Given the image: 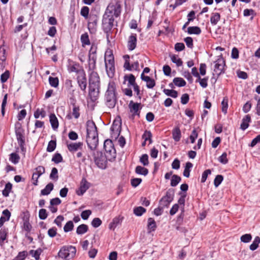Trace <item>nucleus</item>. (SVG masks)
<instances>
[{"label": "nucleus", "mask_w": 260, "mask_h": 260, "mask_svg": "<svg viewBox=\"0 0 260 260\" xmlns=\"http://www.w3.org/2000/svg\"><path fill=\"white\" fill-rule=\"evenodd\" d=\"M37 173V177L35 182H33L32 184L36 186L38 185L39 178L45 172V169L44 167L39 166L35 169Z\"/></svg>", "instance_id": "nucleus-24"}, {"label": "nucleus", "mask_w": 260, "mask_h": 260, "mask_svg": "<svg viewBox=\"0 0 260 260\" xmlns=\"http://www.w3.org/2000/svg\"><path fill=\"white\" fill-rule=\"evenodd\" d=\"M174 196V190L170 188L166 192V195L163 196L159 201V204L162 208H168L172 202Z\"/></svg>", "instance_id": "nucleus-6"}, {"label": "nucleus", "mask_w": 260, "mask_h": 260, "mask_svg": "<svg viewBox=\"0 0 260 260\" xmlns=\"http://www.w3.org/2000/svg\"><path fill=\"white\" fill-rule=\"evenodd\" d=\"M10 76V73L9 71L6 70L4 73L1 76V82L2 83L6 82L8 79L9 78Z\"/></svg>", "instance_id": "nucleus-53"}, {"label": "nucleus", "mask_w": 260, "mask_h": 260, "mask_svg": "<svg viewBox=\"0 0 260 260\" xmlns=\"http://www.w3.org/2000/svg\"><path fill=\"white\" fill-rule=\"evenodd\" d=\"M87 136L98 135L97 127L92 120L86 122Z\"/></svg>", "instance_id": "nucleus-15"}, {"label": "nucleus", "mask_w": 260, "mask_h": 260, "mask_svg": "<svg viewBox=\"0 0 260 260\" xmlns=\"http://www.w3.org/2000/svg\"><path fill=\"white\" fill-rule=\"evenodd\" d=\"M137 42V35L136 34H132L128 37L127 42V47L129 50L132 51L136 48Z\"/></svg>", "instance_id": "nucleus-18"}, {"label": "nucleus", "mask_w": 260, "mask_h": 260, "mask_svg": "<svg viewBox=\"0 0 260 260\" xmlns=\"http://www.w3.org/2000/svg\"><path fill=\"white\" fill-rule=\"evenodd\" d=\"M46 115V111L43 109L40 110L38 108L34 113V117L36 119L39 118L40 116H41L42 118H44Z\"/></svg>", "instance_id": "nucleus-46"}, {"label": "nucleus", "mask_w": 260, "mask_h": 260, "mask_svg": "<svg viewBox=\"0 0 260 260\" xmlns=\"http://www.w3.org/2000/svg\"><path fill=\"white\" fill-rule=\"evenodd\" d=\"M193 167V165L190 162H187L185 164V169L183 171V175L186 177H189L190 175V169Z\"/></svg>", "instance_id": "nucleus-37"}, {"label": "nucleus", "mask_w": 260, "mask_h": 260, "mask_svg": "<svg viewBox=\"0 0 260 260\" xmlns=\"http://www.w3.org/2000/svg\"><path fill=\"white\" fill-rule=\"evenodd\" d=\"M135 173L137 174L142 175L145 176L147 175L149 171L147 168L141 166H138L135 168Z\"/></svg>", "instance_id": "nucleus-31"}, {"label": "nucleus", "mask_w": 260, "mask_h": 260, "mask_svg": "<svg viewBox=\"0 0 260 260\" xmlns=\"http://www.w3.org/2000/svg\"><path fill=\"white\" fill-rule=\"evenodd\" d=\"M172 137L175 142H179L181 137V133L180 128L176 126L172 131Z\"/></svg>", "instance_id": "nucleus-25"}, {"label": "nucleus", "mask_w": 260, "mask_h": 260, "mask_svg": "<svg viewBox=\"0 0 260 260\" xmlns=\"http://www.w3.org/2000/svg\"><path fill=\"white\" fill-rule=\"evenodd\" d=\"M98 17L96 15L90 16L88 23V28L91 34H94L96 31Z\"/></svg>", "instance_id": "nucleus-14"}, {"label": "nucleus", "mask_w": 260, "mask_h": 260, "mask_svg": "<svg viewBox=\"0 0 260 260\" xmlns=\"http://www.w3.org/2000/svg\"><path fill=\"white\" fill-rule=\"evenodd\" d=\"M90 183L87 182L85 178H83L80 184V187L76 190V193L78 196L83 195L84 192L89 188Z\"/></svg>", "instance_id": "nucleus-17"}, {"label": "nucleus", "mask_w": 260, "mask_h": 260, "mask_svg": "<svg viewBox=\"0 0 260 260\" xmlns=\"http://www.w3.org/2000/svg\"><path fill=\"white\" fill-rule=\"evenodd\" d=\"M140 106L141 103H134L133 101L129 102L128 107L130 112L132 113L131 116L132 119H134L136 115L140 117V110L141 109Z\"/></svg>", "instance_id": "nucleus-10"}, {"label": "nucleus", "mask_w": 260, "mask_h": 260, "mask_svg": "<svg viewBox=\"0 0 260 260\" xmlns=\"http://www.w3.org/2000/svg\"><path fill=\"white\" fill-rule=\"evenodd\" d=\"M107 74L108 77L112 78L114 76L115 68L114 65H107L105 66Z\"/></svg>", "instance_id": "nucleus-32"}, {"label": "nucleus", "mask_w": 260, "mask_h": 260, "mask_svg": "<svg viewBox=\"0 0 260 260\" xmlns=\"http://www.w3.org/2000/svg\"><path fill=\"white\" fill-rule=\"evenodd\" d=\"M74 224L72 221L70 220L68 221L63 227L64 232L67 233L73 230Z\"/></svg>", "instance_id": "nucleus-52"}, {"label": "nucleus", "mask_w": 260, "mask_h": 260, "mask_svg": "<svg viewBox=\"0 0 260 260\" xmlns=\"http://www.w3.org/2000/svg\"><path fill=\"white\" fill-rule=\"evenodd\" d=\"M15 133L17 142L25 140L24 129L19 122H16L15 124Z\"/></svg>", "instance_id": "nucleus-11"}, {"label": "nucleus", "mask_w": 260, "mask_h": 260, "mask_svg": "<svg viewBox=\"0 0 260 260\" xmlns=\"http://www.w3.org/2000/svg\"><path fill=\"white\" fill-rule=\"evenodd\" d=\"M89 85H93L94 86H100V77L97 72L91 71L89 76Z\"/></svg>", "instance_id": "nucleus-16"}, {"label": "nucleus", "mask_w": 260, "mask_h": 260, "mask_svg": "<svg viewBox=\"0 0 260 260\" xmlns=\"http://www.w3.org/2000/svg\"><path fill=\"white\" fill-rule=\"evenodd\" d=\"M142 179L139 178H133L131 180V183L133 187H136L142 182Z\"/></svg>", "instance_id": "nucleus-62"}, {"label": "nucleus", "mask_w": 260, "mask_h": 260, "mask_svg": "<svg viewBox=\"0 0 260 260\" xmlns=\"http://www.w3.org/2000/svg\"><path fill=\"white\" fill-rule=\"evenodd\" d=\"M124 79L125 81H128L127 86L128 87H130L131 86H133L137 84L136 82V78L135 76L132 74L125 75L124 77Z\"/></svg>", "instance_id": "nucleus-26"}, {"label": "nucleus", "mask_w": 260, "mask_h": 260, "mask_svg": "<svg viewBox=\"0 0 260 260\" xmlns=\"http://www.w3.org/2000/svg\"><path fill=\"white\" fill-rule=\"evenodd\" d=\"M52 161L55 164H58L63 161V158L61 155L60 153H55L52 158Z\"/></svg>", "instance_id": "nucleus-50"}, {"label": "nucleus", "mask_w": 260, "mask_h": 260, "mask_svg": "<svg viewBox=\"0 0 260 260\" xmlns=\"http://www.w3.org/2000/svg\"><path fill=\"white\" fill-rule=\"evenodd\" d=\"M146 211V210L141 206L137 207L134 209V213L138 216H141Z\"/></svg>", "instance_id": "nucleus-48"}, {"label": "nucleus", "mask_w": 260, "mask_h": 260, "mask_svg": "<svg viewBox=\"0 0 260 260\" xmlns=\"http://www.w3.org/2000/svg\"><path fill=\"white\" fill-rule=\"evenodd\" d=\"M89 9L87 6H84L82 8L80 12L81 15L85 18H87L88 16Z\"/></svg>", "instance_id": "nucleus-59"}, {"label": "nucleus", "mask_w": 260, "mask_h": 260, "mask_svg": "<svg viewBox=\"0 0 260 260\" xmlns=\"http://www.w3.org/2000/svg\"><path fill=\"white\" fill-rule=\"evenodd\" d=\"M86 143L91 150H95L99 144L98 135L86 136Z\"/></svg>", "instance_id": "nucleus-8"}, {"label": "nucleus", "mask_w": 260, "mask_h": 260, "mask_svg": "<svg viewBox=\"0 0 260 260\" xmlns=\"http://www.w3.org/2000/svg\"><path fill=\"white\" fill-rule=\"evenodd\" d=\"M48 213L45 209H41L39 212V217L40 219L44 220L47 218Z\"/></svg>", "instance_id": "nucleus-57"}, {"label": "nucleus", "mask_w": 260, "mask_h": 260, "mask_svg": "<svg viewBox=\"0 0 260 260\" xmlns=\"http://www.w3.org/2000/svg\"><path fill=\"white\" fill-rule=\"evenodd\" d=\"M147 229L148 233L154 231L156 229V224L154 219L152 218L148 219Z\"/></svg>", "instance_id": "nucleus-27"}, {"label": "nucleus", "mask_w": 260, "mask_h": 260, "mask_svg": "<svg viewBox=\"0 0 260 260\" xmlns=\"http://www.w3.org/2000/svg\"><path fill=\"white\" fill-rule=\"evenodd\" d=\"M140 161L144 166H147L149 165L148 155L147 154H143L140 158Z\"/></svg>", "instance_id": "nucleus-56"}, {"label": "nucleus", "mask_w": 260, "mask_h": 260, "mask_svg": "<svg viewBox=\"0 0 260 260\" xmlns=\"http://www.w3.org/2000/svg\"><path fill=\"white\" fill-rule=\"evenodd\" d=\"M223 180V177L221 175H217L214 180V184L215 187H218Z\"/></svg>", "instance_id": "nucleus-58"}, {"label": "nucleus", "mask_w": 260, "mask_h": 260, "mask_svg": "<svg viewBox=\"0 0 260 260\" xmlns=\"http://www.w3.org/2000/svg\"><path fill=\"white\" fill-rule=\"evenodd\" d=\"M252 236L250 234H246L241 237V241L244 243H248L251 241Z\"/></svg>", "instance_id": "nucleus-61"}, {"label": "nucleus", "mask_w": 260, "mask_h": 260, "mask_svg": "<svg viewBox=\"0 0 260 260\" xmlns=\"http://www.w3.org/2000/svg\"><path fill=\"white\" fill-rule=\"evenodd\" d=\"M104 148L105 151V157L106 159L110 161L114 160L116 156V152L112 141L109 139L105 140Z\"/></svg>", "instance_id": "nucleus-4"}, {"label": "nucleus", "mask_w": 260, "mask_h": 260, "mask_svg": "<svg viewBox=\"0 0 260 260\" xmlns=\"http://www.w3.org/2000/svg\"><path fill=\"white\" fill-rule=\"evenodd\" d=\"M184 41L188 48L192 49L193 47V40L192 38L187 37L184 39Z\"/></svg>", "instance_id": "nucleus-63"}, {"label": "nucleus", "mask_w": 260, "mask_h": 260, "mask_svg": "<svg viewBox=\"0 0 260 260\" xmlns=\"http://www.w3.org/2000/svg\"><path fill=\"white\" fill-rule=\"evenodd\" d=\"M181 178L180 176L177 175H173L172 176V178L171 180V186L172 187H175L177 185V184L181 181Z\"/></svg>", "instance_id": "nucleus-40"}, {"label": "nucleus", "mask_w": 260, "mask_h": 260, "mask_svg": "<svg viewBox=\"0 0 260 260\" xmlns=\"http://www.w3.org/2000/svg\"><path fill=\"white\" fill-rule=\"evenodd\" d=\"M218 160L222 164H226L229 161L227 158V153L223 152L222 155L219 157Z\"/></svg>", "instance_id": "nucleus-60"}, {"label": "nucleus", "mask_w": 260, "mask_h": 260, "mask_svg": "<svg viewBox=\"0 0 260 260\" xmlns=\"http://www.w3.org/2000/svg\"><path fill=\"white\" fill-rule=\"evenodd\" d=\"M220 19V15L219 13H213L210 18L211 23L215 25Z\"/></svg>", "instance_id": "nucleus-33"}, {"label": "nucleus", "mask_w": 260, "mask_h": 260, "mask_svg": "<svg viewBox=\"0 0 260 260\" xmlns=\"http://www.w3.org/2000/svg\"><path fill=\"white\" fill-rule=\"evenodd\" d=\"M163 92L167 95L173 98H176L178 96V92L175 90L164 89Z\"/></svg>", "instance_id": "nucleus-42"}, {"label": "nucleus", "mask_w": 260, "mask_h": 260, "mask_svg": "<svg viewBox=\"0 0 260 260\" xmlns=\"http://www.w3.org/2000/svg\"><path fill=\"white\" fill-rule=\"evenodd\" d=\"M251 117L249 114L245 115L242 119V123L240 125V128L243 131L247 129L249 126V123L251 122Z\"/></svg>", "instance_id": "nucleus-22"}, {"label": "nucleus", "mask_w": 260, "mask_h": 260, "mask_svg": "<svg viewBox=\"0 0 260 260\" xmlns=\"http://www.w3.org/2000/svg\"><path fill=\"white\" fill-rule=\"evenodd\" d=\"M76 251V248L75 246L65 245L61 247L58 256L63 260H70L75 256Z\"/></svg>", "instance_id": "nucleus-3"}, {"label": "nucleus", "mask_w": 260, "mask_h": 260, "mask_svg": "<svg viewBox=\"0 0 260 260\" xmlns=\"http://www.w3.org/2000/svg\"><path fill=\"white\" fill-rule=\"evenodd\" d=\"M83 144L82 142L71 143L67 145L69 151L72 153L77 151L79 149H82Z\"/></svg>", "instance_id": "nucleus-20"}, {"label": "nucleus", "mask_w": 260, "mask_h": 260, "mask_svg": "<svg viewBox=\"0 0 260 260\" xmlns=\"http://www.w3.org/2000/svg\"><path fill=\"white\" fill-rule=\"evenodd\" d=\"M93 155L94 161L96 166L101 169L105 168L106 161L105 160V157L103 155V153L101 152L97 151L96 154L95 152H93Z\"/></svg>", "instance_id": "nucleus-9"}, {"label": "nucleus", "mask_w": 260, "mask_h": 260, "mask_svg": "<svg viewBox=\"0 0 260 260\" xmlns=\"http://www.w3.org/2000/svg\"><path fill=\"white\" fill-rule=\"evenodd\" d=\"M214 73H213V75H216L218 77L220 75L224 73L225 67L226 66L225 61L222 54L218 56V58L214 61Z\"/></svg>", "instance_id": "nucleus-5"}, {"label": "nucleus", "mask_w": 260, "mask_h": 260, "mask_svg": "<svg viewBox=\"0 0 260 260\" xmlns=\"http://www.w3.org/2000/svg\"><path fill=\"white\" fill-rule=\"evenodd\" d=\"M121 11V5L119 1H117L115 4H110L103 16L102 29L106 34V39L109 41L111 30L114 26V18L120 16Z\"/></svg>", "instance_id": "nucleus-1"}, {"label": "nucleus", "mask_w": 260, "mask_h": 260, "mask_svg": "<svg viewBox=\"0 0 260 260\" xmlns=\"http://www.w3.org/2000/svg\"><path fill=\"white\" fill-rule=\"evenodd\" d=\"M20 157L17 153H12L10 154L9 160L14 164H17L19 162Z\"/></svg>", "instance_id": "nucleus-38"}, {"label": "nucleus", "mask_w": 260, "mask_h": 260, "mask_svg": "<svg viewBox=\"0 0 260 260\" xmlns=\"http://www.w3.org/2000/svg\"><path fill=\"white\" fill-rule=\"evenodd\" d=\"M27 255L26 251H23L19 252L17 256H16L13 260H24Z\"/></svg>", "instance_id": "nucleus-55"}, {"label": "nucleus", "mask_w": 260, "mask_h": 260, "mask_svg": "<svg viewBox=\"0 0 260 260\" xmlns=\"http://www.w3.org/2000/svg\"><path fill=\"white\" fill-rule=\"evenodd\" d=\"M105 66L114 65V57L111 51L106 52L105 55Z\"/></svg>", "instance_id": "nucleus-21"}, {"label": "nucleus", "mask_w": 260, "mask_h": 260, "mask_svg": "<svg viewBox=\"0 0 260 260\" xmlns=\"http://www.w3.org/2000/svg\"><path fill=\"white\" fill-rule=\"evenodd\" d=\"M54 185L52 183H49L41 191V195L42 196H47L51 191L53 189Z\"/></svg>", "instance_id": "nucleus-30"}, {"label": "nucleus", "mask_w": 260, "mask_h": 260, "mask_svg": "<svg viewBox=\"0 0 260 260\" xmlns=\"http://www.w3.org/2000/svg\"><path fill=\"white\" fill-rule=\"evenodd\" d=\"M68 66V70L70 73L75 72L77 75L85 72L82 67L80 66L79 63L71 61Z\"/></svg>", "instance_id": "nucleus-12"}, {"label": "nucleus", "mask_w": 260, "mask_h": 260, "mask_svg": "<svg viewBox=\"0 0 260 260\" xmlns=\"http://www.w3.org/2000/svg\"><path fill=\"white\" fill-rule=\"evenodd\" d=\"M12 188V184L8 182L5 185L4 189L2 191V194L4 197H7L9 195V193L11 191Z\"/></svg>", "instance_id": "nucleus-36"}, {"label": "nucleus", "mask_w": 260, "mask_h": 260, "mask_svg": "<svg viewBox=\"0 0 260 260\" xmlns=\"http://www.w3.org/2000/svg\"><path fill=\"white\" fill-rule=\"evenodd\" d=\"M260 243V238L258 236H256L252 243L250 245V249L253 251L255 250L258 247V244Z\"/></svg>", "instance_id": "nucleus-45"}, {"label": "nucleus", "mask_w": 260, "mask_h": 260, "mask_svg": "<svg viewBox=\"0 0 260 260\" xmlns=\"http://www.w3.org/2000/svg\"><path fill=\"white\" fill-rule=\"evenodd\" d=\"M102 223V220L99 218H94L91 221V225L93 227L96 228L100 226Z\"/></svg>", "instance_id": "nucleus-64"}, {"label": "nucleus", "mask_w": 260, "mask_h": 260, "mask_svg": "<svg viewBox=\"0 0 260 260\" xmlns=\"http://www.w3.org/2000/svg\"><path fill=\"white\" fill-rule=\"evenodd\" d=\"M49 120L52 127L55 129L58 127V121L54 113L51 114L49 116Z\"/></svg>", "instance_id": "nucleus-29"}, {"label": "nucleus", "mask_w": 260, "mask_h": 260, "mask_svg": "<svg viewBox=\"0 0 260 260\" xmlns=\"http://www.w3.org/2000/svg\"><path fill=\"white\" fill-rule=\"evenodd\" d=\"M173 83L175 84V85L178 86V87H183L186 85V82L185 81L179 77H176L173 79Z\"/></svg>", "instance_id": "nucleus-39"}, {"label": "nucleus", "mask_w": 260, "mask_h": 260, "mask_svg": "<svg viewBox=\"0 0 260 260\" xmlns=\"http://www.w3.org/2000/svg\"><path fill=\"white\" fill-rule=\"evenodd\" d=\"M81 41L83 46L89 45L90 44L88 35L87 32L82 34L81 36Z\"/></svg>", "instance_id": "nucleus-41"}, {"label": "nucleus", "mask_w": 260, "mask_h": 260, "mask_svg": "<svg viewBox=\"0 0 260 260\" xmlns=\"http://www.w3.org/2000/svg\"><path fill=\"white\" fill-rule=\"evenodd\" d=\"M8 234V229L7 228H2L0 230V244L2 246L5 240L7 239Z\"/></svg>", "instance_id": "nucleus-28"}, {"label": "nucleus", "mask_w": 260, "mask_h": 260, "mask_svg": "<svg viewBox=\"0 0 260 260\" xmlns=\"http://www.w3.org/2000/svg\"><path fill=\"white\" fill-rule=\"evenodd\" d=\"M187 32L189 34L200 35L201 29L199 26H189L187 28Z\"/></svg>", "instance_id": "nucleus-35"}, {"label": "nucleus", "mask_w": 260, "mask_h": 260, "mask_svg": "<svg viewBox=\"0 0 260 260\" xmlns=\"http://www.w3.org/2000/svg\"><path fill=\"white\" fill-rule=\"evenodd\" d=\"M117 95L115 83L114 81H110L104 97L105 104L109 108L115 107L117 102Z\"/></svg>", "instance_id": "nucleus-2"}, {"label": "nucleus", "mask_w": 260, "mask_h": 260, "mask_svg": "<svg viewBox=\"0 0 260 260\" xmlns=\"http://www.w3.org/2000/svg\"><path fill=\"white\" fill-rule=\"evenodd\" d=\"M243 15L245 17H248L251 15L252 17H251V20H252L254 16H255L256 13L254 10L252 9H246L243 11Z\"/></svg>", "instance_id": "nucleus-51"}, {"label": "nucleus", "mask_w": 260, "mask_h": 260, "mask_svg": "<svg viewBox=\"0 0 260 260\" xmlns=\"http://www.w3.org/2000/svg\"><path fill=\"white\" fill-rule=\"evenodd\" d=\"M77 81L80 89L83 92H85L87 87V78L85 72L80 75L77 76Z\"/></svg>", "instance_id": "nucleus-13"}, {"label": "nucleus", "mask_w": 260, "mask_h": 260, "mask_svg": "<svg viewBox=\"0 0 260 260\" xmlns=\"http://www.w3.org/2000/svg\"><path fill=\"white\" fill-rule=\"evenodd\" d=\"M71 104L73 107L72 115L76 119L80 117V107L79 105L76 104V100L74 99H70Z\"/></svg>", "instance_id": "nucleus-19"}, {"label": "nucleus", "mask_w": 260, "mask_h": 260, "mask_svg": "<svg viewBox=\"0 0 260 260\" xmlns=\"http://www.w3.org/2000/svg\"><path fill=\"white\" fill-rule=\"evenodd\" d=\"M122 219L123 217L120 216L114 218L112 221L109 224V229L110 230H114L116 226L122 222Z\"/></svg>", "instance_id": "nucleus-23"}, {"label": "nucleus", "mask_w": 260, "mask_h": 260, "mask_svg": "<svg viewBox=\"0 0 260 260\" xmlns=\"http://www.w3.org/2000/svg\"><path fill=\"white\" fill-rule=\"evenodd\" d=\"M121 128V120H114L110 128L111 135L112 138L116 139L120 135Z\"/></svg>", "instance_id": "nucleus-7"}, {"label": "nucleus", "mask_w": 260, "mask_h": 260, "mask_svg": "<svg viewBox=\"0 0 260 260\" xmlns=\"http://www.w3.org/2000/svg\"><path fill=\"white\" fill-rule=\"evenodd\" d=\"M88 230V226L85 224L79 225L76 230V233L78 235H82L86 233Z\"/></svg>", "instance_id": "nucleus-34"}, {"label": "nucleus", "mask_w": 260, "mask_h": 260, "mask_svg": "<svg viewBox=\"0 0 260 260\" xmlns=\"http://www.w3.org/2000/svg\"><path fill=\"white\" fill-rule=\"evenodd\" d=\"M49 82L50 85L53 87H57L58 86L59 80L57 77H49Z\"/></svg>", "instance_id": "nucleus-49"}, {"label": "nucleus", "mask_w": 260, "mask_h": 260, "mask_svg": "<svg viewBox=\"0 0 260 260\" xmlns=\"http://www.w3.org/2000/svg\"><path fill=\"white\" fill-rule=\"evenodd\" d=\"M170 57L172 61L176 64L177 67H180L183 64V61L180 58H178V55L174 54L172 55H170Z\"/></svg>", "instance_id": "nucleus-43"}, {"label": "nucleus", "mask_w": 260, "mask_h": 260, "mask_svg": "<svg viewBox=\"0 0 260 260\" xmlns=\"http://www.w3.org/2000/svg\"><path fill=\"white\" fill-rule=\"evenodd\" d=\"M50 178L56 181L58 179V170L56 168H53L50 174Z\"/></svg>", "instance_id": "nucleus-54"}, {"label": "nucleus", "mask_w": 260, "mask_h": 260, "mask_svg": "<svg viewBox=\"0 0 260 260\" xmlns=\"http://www.w3.org/2000/svg\"><path fill=\"white\" fill-rule=\"evenodd\" d=\"M228 98L227 97H224L221 102V110L224 114L227 113L228 108Z\"/></svg>", "instance_id": "nucleus-44"}, {"label": "nucleus", "mask_w": 260, "mask_h": 260, "mask_svg": "<svg viewBox=\"0 0 260 260\" xmlns=\"http://www.w3.org/2000/svg\"><path fill=\"white\" fill-rule=\"evenodd\" d=\"M56 147V142L55 140H51L49 142L47 147V151L51 152L53 151Z\"/></svg>", "instance_id": "nucleus-47"}]
</instances>
